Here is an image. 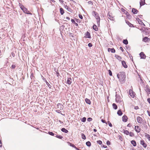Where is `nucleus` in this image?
<instances>
[{
	"label": "nucleus",
	"instance_id": "obj_1",
	"mask_svg": "<svg viewBox=\"0 0 150 150\" xmlns=\"http://www.w3.org/2000/svg\"><path fill=\"white\" fill-rule=\"evenodd\" d=\"M117 77L119 81L121 82H123L125 80L126 76L124 72H119L117 74Z\"/></svg>",
	"mask_w": 150,
	"mask_h": 150
},
{
	"label": "nucleus",
	"instance_id": "obj_2",
	"mask_svg": "<svg viewBox=\"0 0 150 150\" xmlns=\"http://www.w3.org/2000/svg\"><path fill=\"white\" fill-rule=\"evenodd\" d=\"M20 8L24 13L27 14H31L30 13H29V11L27 9L23 6H21Z\"/></svg>",
	"mask_w": 150,
	"mask_h": 150
},
{
	"label": "nucleus",
	"instance_id": "obj_3",
	"mask_svg": "<svg viewBox=\"0 0 150 150\" xmlns=\"http://www.w3.org/2000/svg\"><path fill=\"white\" fill-rule=\"evenodd\" d=\"M95 17L97 20V23L98 26H99L100 25V18L99 16H98V14H95Z\"/></svg>",
	"mask_w": 150,
	"mask_h": 150
},
{
	"label": "nucleus",
	"instance_id": "obj_4",
	"mask_svg": "<svg viewBox=\"0 0 150 150\" xmlns=\"http://www.w3.org/2000/svg\"><path fill=\"white\" fill-rule=\"evenodd\" d=\"M116 101L117 102H120L121 101V97L117 94L116 95Z\"/></svg>",
	"mask_w": 150,
	"mask_h": 150
},
{
	"label": "nucleus",
	"instance_id": "obj_5",
	"mask_svg": "<svg viewBox=\"0 0 150 150\" xmlns=\"http://www.w3.org/2000/svg\"><path fill=\"white\" fill-rule=\"evenodd\" d=\"M129 93L132 98H133L135 96V94L133 92L132 90H129Z\"/></svg>",
	"mask_w": 150,
	"mask_h": 150
},
{
	"label": "nucleus",
	"instance_id": "obj_6",
	"mask_svg": "<svg viewBox=\"0 0 150 150\" xmlns=\"http://www.w3.org/2000/svg\"><path fill=\"white\" fill-rule=\"evenodd\" d=\"M137 122H139V123H142V121H143L141 117H137Z\"/></svg>",
	"mask_w": 150,
	"mask_h": 150
},
{
	"label": "nucleus",
	"instance_id": "obj_7",
	"mask_svg": "<svg viewBox=\"0 0 150 150\" xmlns=\"http://www.w3.org/2000/svg\"><path fill=\"white\" fill-rule=\"evenodd\" d=\"M140 56L141 59H145L146 58V55L143 52H141L140 54Z\"/></svg>",
	"mask_w": 150,
	"mask_h": 150
},
{
	"label": "nucleus",
	"instance_id": "obj_8",
	"mask_svg": "<svg viewBox=\"0 0 150 150\" xmlns=\"http://www.w3.org/2000/svg\"><path fill=\"white\" fill-rule=\"evenodd\" d=\"M135 129L137 132H139L140 131V129L138 126H136L135 127Z\"/></svg>",
	"mask_w": 150,
	"mask_h": 150
},
{
	"label": "nucleus",
	"instance_id": "obj_9",
	"mask_svg": "<svg viewBox=\"0 0 150 150\" xmlns=\"http://www.w3.org/2000/svg\"><path fill=\"white\" fill-rule=\"evenodd\" d=\"M140 144L142 145L145 148H146L147 146L146 144L144 143V142L143 140L141 141Z\"/></svg>",
	"mask_w": 150,
	"mask_h": 150
},
{
	"label": "nucleus",
	"instance_id": "obj_10",
	"mask_svg": "<svg viewBox=\"0 0 150 150\" xmlns=\"http://www.w3.org/2000/svg\"><path fill=\"white\" fill-rule=\"evenodd\" d=\"M122 63L123 67L125 68H127V66L126 64V62L125 61H122Z\"/></svg>",
	"mask_w": 150,
	"mask_h": 150
},
{
	"label": "nucleus",
	"instance_id": "obj_11",
	"mask_svg": "<svg viewBox=\"0 0 150 150\" xmlns=\"http://www.w3.org/2000/svg\"><path fill=\"white\" fill-rule=\"evenodd\" d=\"M85 37L86 38H90L91 37V35L90 33L88 32H87L85 33Z\"/></svg>",
	"mask_w": 150,
	"mask_h": 150
},
{
	"label": "nucleus",
	"instance_id": "obj_12",
	"mask_svg": "<svg viewBox=\"0 0 150 150\" xmlns=\"http://www.w3.org/2000/svg\"><path fill=\"white\" fill-rule=\"evenodd\" d=\"M108 52H111L112 53H115V50L113 48H108Z\"/></svg>",
	"mask_w": 150,
	"mask_h": 150
},
{
	"label": "nucleus",
	"instance_id": "obj_13",
	"mask_svg": "<svg viewBox=\"0 0 150 150\" xmlns=\"http://www.w3.org/2000/svg\"><path fill=\"white\" fill-rule=\"evenodd\" d=\"M57 106L58 108H59L60 110H61L63 109V105L59 103L57 104Z\"/></svg>",
	"mask_w": 150,
	"mask_h": 150
},
{
	"label": "nucleus",
	"instance_id": "obj_14",
	"mask_svg": "<svg viewBox=\"0 0 150 150\" xmlns=\"http://www.w3.org/2000/svg\"><path fill=\"white\" fill-rule=\"evenodd\" d=\"M67 83L69 84H70L71 83V79L70 78L68 79L67 81Z\"/></svg>",
	"mask_w": 150,
	"mask_h": 150
},
{
	"label": "nucleus",
	"instance_id": "obj_15",
	"mask_svg": "<svg viewBox=\"0 0 150 150\" xmlns=\"http://www.w3.org/2000/svg\"><path fill=\"white\" fill-rule=\"evenodd\" d=\"M122 120L123 121L126 122L127 121V117L126 116H124L122 117Z\"/></svg>",
	"mask_w": 150,
	"mask_h": 150
},
{
	"label": "nucleus",
	"instance_id": "obj_16",
	"mask_svg": "<svg viewBox=\"0 0 150 150\" xmlns=\"http://www.w3.org/2000/svg\"><path fill=\"white\" fill-rule=\"evenodd\" d=\"M85 101L88 104H91V102L90 100L89 99L87 98H86L85 99Z\"/></svg>",
	"mask_w": 150,
	"mask_h": 150
},
{
	"label": "nucleus",
	"instance_id": "obj_17",
	"mask_svg": "<svg viewBox=\"0 0 150 150\" xmlns=\"http://www.w3.org/2000/svg\"><path fill=\"white\" fill-rule=\"evenodd\" d=\"M131 142L134 146H136V143L135 141L132 140L131 141Z\"/></svg>",
	"mask_w": 150,
	"mask_h": 150
},
{
	"label": "nucleus",
	"instance_id": "obj_18",
	"mask_svg": "<svg viewBox=\"0 0 150 150\" xmlns=\"http://www.w3.org/2000/svg\"><path fill=\"white\" fill-rule=\"evenodd\" d=\"M149 38L147 37H145L143 39V41L144 42H146L149 40Z\"/></svg>",
	"mask_w": 150,
	"mask_h": 150
},
{
	"label": "nucleus",
	"instance_id": "obj_19",
	"mask_svg": "<svg viewBox=\"0 0 150 150\" xmlns=\"http://www.w3.org/2000/svg\"><path fill=\"white\" fill-rule=\"evenodd\" d=\"M132 12L134 14H136L137 13V11L135 9L133 8L132 10Z\"/></svg>",
	"mask_w": 150,
	"mask_h": 150
},
{
	"label": "nucleus",
	"instance_id": "obj_20",
	"mask_svg": "<svg viewBox=\"0 0 150 150\" xmlns=\"http://www.w3.org/2000/svg\"><path fill=\"white\" fill-rule=\"evenodd\" d=\"M115 57L117 59L119 60H120L121 59V57L118 55H115Z\"/></svg>",
	"mask_w": 150,
	"mask_h": 150
},
{
	"label": "nucleus",
	"instance_id": "obj_21",
	"mask_svg": "<svg viewBox=\"0 0 150 150\" xmlns=\"http://www.w3.org/2000/svg\"><path fill=\"white\" fill-rule=\"evenodd\" d=\"M61 130L62 132H65L66 133H67L68 132V131L64 128H62V129Z\"/></svg>",
	"mask_w": 150,
	"mask_h": 150
},
{
	"label": "nucleus",
	"instance_id": "obj_22",
	"mask_svg": "<svg viewBox=\"0 0 150 150\" xmlns=\"http://www.w3.org/2000/svg\"><path fill=\"white\" fill-rule=\"evenodd\" d=\"M93 28L96 31H97L98 30V28L97 27V26L95 25L93 26Z\"/></svg>",
	"mask_w": 150,
	"mask_h": 150
},
{
	"label": "nucleus",
	"instance_id": "obj_23",
	"mask_svg": "<svg viewBox=\"0 0 150 150\" xmlns=\"http://www.w3.org/2000/svg\"><path fill=\"white\" fill-rule=\"evenodd\" d=\"M123 132L126 135H128L129 133V132L127 130H123Z\"/></svg>",
	"mask_w": 150,
	"mask_h": 150
},
{
	"label": "nucleus",
	"instance_id": "obj_24",
	"mask_svg": "<svg viewBox=\"0 0 150 150\" xmlns=\"http://www.w3.org/2000/svg\"><path fill=\"white\" fill-rule=\"evenodd\" d=\"M145 137L148 139L149 140H150V136L148 134H145Z\"/></svg>",
	"mask_w": 150,
	"mask_h": 150
},
{
	"label": "nucleus",
	"instance_id": "obj_25",
	"mask_svg": "<svg viewBox=\"0 0 150 150\" xmlns=\"http://www.w3.org/2000/svg\"><path fill=\"white\" fill-rule=\"evenodd\" d=\"M117 114L119 115H122V113L120 110H119L117 112Z\"/></svg>",
	"mask_w": 150,
	"mask_h": 150
},
{
	"label": "nucleus",
	"instance_id": "obj_26",
	"mask_svg": "<svg viewBox=\"0 0 150 150\" xmlns=\"http://www.w3.org/2000/svg\"><path fill=\"white\" fill-rule=\"evenodd\" d=\"M86 144L88 146H91V143L90 142L88 141L86 142Z\"/></svg>",
	"mask_w": 150,
	"mask_h": 150
},
{
	"label": "nucleus",
	"instance_id": "obj_27",
	"mask_svg": "<svg viewBox=\"0 0 150 150\" xmlns=\"http://www.w3.org/2000/svg\"><path fill=\"white\" fill-rule=\"evenodd\" d=\"M112 106L113 108H114L115 109H116L117 108V105L115 103H113L112 104Z\"/></svg>",
	"mask_w": 150,
	"mask_h": 150
},
{
	"label": "nucleus",
	"instance_id": "obj_28",
	"mask_svg": "<svg viewBox=\"0 0 150 150\" xmlns=\"http://www.w3.org/2000/svg\"><path fill=\"white\" fill-rule=\"evenodd\" d=\"M60 11L61 14L62 15L64 13V11L63 9L62 8H60Z\"/></svg>",
	"mask_w": 150,
	"mask_h": 150
},
{
	"label": "nucleus",
	"instance_id": "obj_29",
	"mask_svg": "<svg viewBox=\"0 0 150 150\" xmlns=\"http://www.w3.org/2000/svg\"><path fill=\"white\" fill-rule=\"evenodd\" d=\"M81 138L82 139H86V137H85V135L83 134H81Z\"/></svg>",
	"mask_w": 150,
	"mask_h": 150
},
{
	"label": "nucleus",
	"instance_id": "obj_30",
	"mask_svg": "<svg viewBox=\"0 0 150 150\" xmlns=\"http://www.w3.org/2000/svg\"><path fill=\"white\" fill-rule=\"evenodd\" d=\"M123 42L124 44H125L126 45H127L128 44V41H127V40H124L123 41Z\"/></svg>",
	"mask_w": 150,
	"mask_h": 150
},
{
	"label": "nucleus",
	"instance_id": "obj_31",
	"mask_svg": "<svg viewBox=\"0 0 150 150\" xmlns=\"http://www.w3.org/2000/svg\"><path fill=\"white\" fill-rule=\"evenodd\" d=\"M64 19H65V21H69L70 19V18L68 17H66L64 18Z\"/></svg>",
	"mask_w": 150,
	"mask_h": 150
},
{
	"label": "nucleus",
	"instance_id": "obj_32",
	"mask_svg": "<svg viewBox=\"0 0 150 150\" xmlns=\"http://www.w3.org/2000/svg\"><path fill=\"white\" fill-rule=\"evenodd\" d=\"M86 118L85 117H84L83 118H82V119H81V121L82 122H84L86 121Z\"/></svg>",
	"mask_w": 150,
	"mask_h": 150
},
{
	"label": "nucleus",
	"instance_id": "obj_33",
	"mask_svg": "<svg viewBox=\"0 0 150 150\" xmlns=\"http://www.w3.org/2000/svg\"><path fill=\"white\" fill-rule=\"evenodd\" d=\"M87 120L88 121L90 122L92 121V118L91 117H89L88 118Z\"/></svg>",
	"mask_w": 150,
	"mask_h": 150
},
{
	"label": "nucleus",
	"instance_id": "obj_34",
	"mask_svg": "<svg viewBox=\"0 0 150 150\" xmlns=\"http://www.w3.org/2000/svg\"><path fill=\"white\" fill-rule=\"evenodd\" d=\"M48 133L49 134L53 136L54 135V134L52 132H49Z\"/></svg>",
	"mask_w": 150,
	"mask_h": 150
},
{
	"label": "nucleus",
	"instance_id": "obj_35",
	"mask_svg": "<svg viewBox=\"0 0 150 150\" xmlns=\"http://www.w3.org/2000/svg\"><path fill=\"white\" fill-rule=\"evenodd\" d=\"M108 72H109V75L110 76H112V73L111 71L110 70H108Z\"/></svg>",
	"mask_w": 150,
	"mask_h": 150
},
{
	"label": "nucleus",
	"instance_id": "obj_36",
	"mask_svg": "<svg viewBox=\"0 0 150 150\" xmlns=\"http://www.w3.org/2000/svg\"><path fill=\"white\" fill-rule=\"evenodd\" d=\"M97 143L99 144H101L102 143V142L100 141H97Z\"/></svg>",
	"mask_w": 150,
	"mask_h": 150
},
{
	"label": "nucleus",
	"instance_id": "obj_37",
	"mask_svg": "<svg viewBox=\"0 0 150 150\" xmlns=\"http://www.w3.org/2000/svg\"><path fill=\"white\" fill-rule=\"evenodd\" d=\"M129 135L131 137H133L134 136V134L133 133H130L129 134Z\"/></svg>",
	"mask_w": 150,
	"mask_h": 150
},
{
	"label": "nucleus",
	"instance_id": "obj_38",
	"mask_svg": "<svg viewBox=\"0 0 150 150\" xmlns=\"http://www.w3.org/2000/svg\"><path fill=\"white\" fill-rule=\"evenodd\" d=\"M108 122V123L110 127H111L112 126V124L109 122Z\"/></svg>",
	"mask_w": 150,
	"mask_h": 150
},
{
	"label": "nucleus",
	"instance_id": "obj_39",
	"mask_svg": "<svg viewBox=\"0 0 150 150\" xmlns=\"http://www.w3.org/2000/svg\"><path fill=\"white\" fill-rule=\"evenodd\" d=\"M57 138H60V139H62V136H57Z\"/></svg>",
	"mask_w": 150,
	"mask_h": 150
},
{
	"label": "nucleus",
	"instance_id": "obj_40",
	"mask_svg": "<svg viewBox=\"0 0 150 150\" xmlns=\"http://www.w3.org/2000/svg\"><path fill=\"white\" fill-rule=\"evenodd\" d=\"M106 143L108 145H110V142L109 141H107V142Z\"/></svg>",
	"mask_w": 150,
	"mask_h": 150
},
{
	"label": "nucleus",
	"instance_id": "obj_41",
	"mask_svg": "<svg viewBox=\"0 0 150 150\" xmlns=\"http://www.w3.org/2000/svg\"><path fill=\"white\" fill-rule=\"evenodd\" d=\"M79 18L81 19H82L83 18V17L82 15H79Z\"/></svg>",
	"mask_w": 150,
	"mask_h": 150
},
{
	"label": "nucleus",
	"instance_id": "obj_42",
	"mask_svg": "<svg viewBox=\"0 0 150 150\" xmlns=\"http://www.w3.org/2000/svg\"><path fill=\"white\" fill-rule=\"evenodd\" d=\"M88 46L89 47H91L92 46V45L91 43H89L88 44Z\"/></svg>",
	"mask_w": 150,
	"mask_h": 150
},
{
	"label": "nucleus",
	"instance_id": "obj_43",
	"mask_svg": "<svg viewBox=\"0 0 150 150\" xmlns=\"http://www.w3.org/2000/svg\"><path fill=\"white\" fill-rule=\"evenodd\" d=\"M101 121H102L103 122V123H106V124H107V123H106V122H105V120H103L102 119V120H101Z\"/></svg>",
	"mask_w": 150,
	"mask_h": 150
},
{
	"label": "nucleus",
	"instance_id": "obj_44",
	"mask_svg": "<svg viewBox=\"0 0 150 150\" xmlns=\"http://www.w3.org/2000/svg\"><path fill=\"white\" fill-rule=\"evenodd\" d=\"M147 100L148 102L150 104V98H148Z\"/></svg>",
	"mask_w": 150,
	"mask_h": 150
},
{
	"label": "nucleus",
	"instance_id": "obj_45",
	"mask_svg": "<svg viewBox=\"0 0 150 150\" xmlns=\"http://www.w3.org/2000/svg\"><path fill=\"white\" fill-rule=\"evenodd\" d=\"M138 108H138V106H136L134 108V109L136 110L138 109Z\"/></svg>",
	"mask_w": 150,
	"mask_h": 150
},
{
	"label": "nucleus",
	"instance_id": "obj_46",
	"mask_svg": "<svg viewBox=\"0 0 150 150\" xmlns=\"http://www.w3.org/2000/svg\"><path fill=\"white\" fill-rule=\"evenodd\" d=\"M12 67L13 68H14L15 67V66L14 65H13L12 66Z\"/></svg>",
	"mask_w": 150,
	"mask_h": 150
},
{
	"label": "nucleus",
	"instance_id": "obj_47",
	"mask_svg": "<svg viewBox=\"0 0 150 150\" xmlns=\"http://www.w3.org/2000/svg\"><path fill=\"white\" fill-rule=\"evenodd\" d=\"M147 112L148 113L149 115L150 116V112L148 111H147Z\"/></svg>",
	"mask_w": 150,
	"mask_h": 150
},
{
	"label": "nucleus",
	"instance_id": "obj_48",
	"mask_svg": "<svg viewBox=\"0 0 150 150\" xmlns=\"http://www.w3.org/2000/svg\"><path fill=\"white\" fill-rule=\"evenodd\" d=\"M71 21L72 22V23H74V22H75L74 20H73V19H71Z\"/></svg>",
	"mask_w": 150,
	"mask_h": 150
},
{
	"label": "nucleus",
	"instance_id": "obj_49",
	"mask_svg": "<svg viewBox=\"0 0 150 150\" xmlns=\"http://www.w3.org/2000/svg\"><path fill=\"white\" fill-rule=\"evenodd\" d=\"M144 4H142V3L141 2H140V5L141 6H142V5H143Z\"/></svg>",
	"mask_w": 150,
	"mask_h": 150
},
{
	"label": "nucleus",
	"instance_id": "obj_50",
	"mask_svg": "<svg viewBox=\"0 0 150 150\" xmlns=\"http://www.w3.org/2000/svg\"><path fill=\"white\" fill-rule=\"evenodd\" d=\"M93 131H94L95 132H96L97 131L96 130V129H94Z\"/></svg>",
	"mask_w": 150,
	"mask_h": 150
},
{
	"label": "nucleus",
	"instance_id": "obj_51",
	"mask_svg": "<svg viewBox=\"0 0 150 150\" xmlns=\"http://www.w3.org/2000/svg\"><path fill=\"white\" fill-rule=\"evenodd\" d=\"M120 49L122 50H122H123V48H122V47H120Z\"/></svg>",
	"mask_w": 150,
	"mask_h": 150
},
{
	"label": "nucleus",
	"instance_id": "obj_52",
	"mask_svg": "<svg viewBox=\"0 0 150 150\" xmlns=\"http://www.w3.org/2000/svg\"><path fill=\"white\" fill-rule=\"evenodd\" d=\"M149 92L150 91H149V89H147V92Z\"/></svg>",
	"mask_w": 150,
	"mask_h": 150
},
{
	"label": "nucleus",
	"instance_id": "obj_53",
	"mask_svg": "<svg viewBox=\"0 0 150 150\" xmlns=\"http://www.w3.org/2000/svg\"><path fill=\"white\" fill-rule=\"evenodd\" d=\"M75 148L76 149H77V148H76V147H75Z\"/></svg>",
	"mask_w": 150,
	"mask_h": 150
},
{
	"label": "nucleus",
	"instance_id": "obj_54",
	"mask_svg": "<svg viewBox=\"0 0 150 150\" xmlns=\"http://www.w3.org/2000/svg\"><path fill=\"white\" fill-rule=\"evenodd\" d=\"M74 145H73V146H72L74 147Z\"/></svg>",
	"mask_w": 150,
	"mask_h": 150
},
{
	"label": "nucleus",
	"instance_id": "obj_55",
	"mask_svg": "<svg viewBox=\"0 0 150 150\" xmlns=\"http://www.w3.org/2000/svg\"><path fill=\"white\" fill-rule=\"evenodd\" d=\"M149 25H150V24H149Z\"/></svg>",
	"mask_w": 150,
	"mask_h": 150
}]
</instances>
